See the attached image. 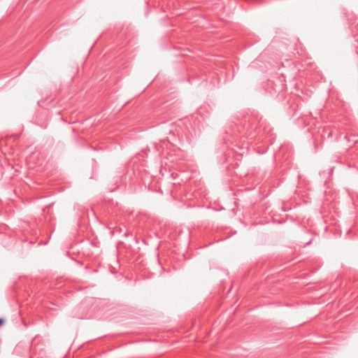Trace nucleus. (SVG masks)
I'll return each mask as SVG.
<instances>
[{"label":"nucleus","instance_id":"obj_1","mask_svg":"<svg viewBox=\"0 0 358 358\" xmlns=\"http://www.w3.org/2000/svg\"><path fill=\"white\" fill-rule=\"evenodd\" d=\"M3 323V320L0 318V326Z\"/></svg>","mask_w":358,"mask_h":358},{"label":"nucleus","instance_id":"obj_2","mask_svg":"<svg viewBox=\"0 0 358 358\" xmlns=\"http://www.w3.org/2000/svg\"><path fill=\"white\" fill-rule=\"evenodd\" d=\"M357 29H358V24H357Z\"/></svg>","mask_w":358,"mask_h":358}]
</instances>
